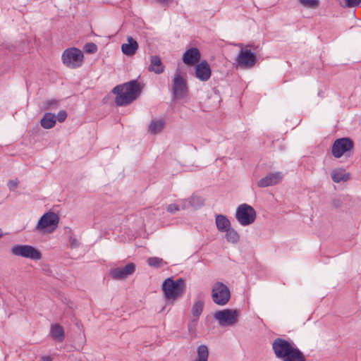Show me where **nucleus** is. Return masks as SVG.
<instances>
[{"label": "nucleus", "instance_id": "f704fd0d", "mask_svg": "<svg viewBox=\"0 0 361 361\" xmlns=\"http://www.w3.org/2000/svg\"><path fill=\"white\" fill-rule=\"evenodd\" d=\"M67 117V113L66 111L64 110H61L60 111L58 114H57V116H56V118L57 120L59 121V122H63L66 118Z\"/></svg>", "mask_w": 361, "mask_h": 361}, {"label": "nucleus", "instance_id": "393cba45", "mask_svg": "<svg viewBox=\"0 0 361 361\" xmlns=\"http://www.w3.org/2000/svg\"><path fill=\"white\" fill-rule=\"evenodd\" d=\"M204 308V301L202 300H198L195 301L192 307V314L194 317H195L192 322H195L199 317L201 315Z\"/></svg>", "mask_w": 361, "mask_h": 361}, {"label": "nucleus", "instance_id": "6e6552de", "mask_svg": "<svg viewBox=\"0 0 361 361\" xmlns=\"http://www.w3.org/2000/svg\"><path fill=\"white\" fill-rule=\"evenodd\" d=\"M11 253L15 256L28 258L32 260H39L42 253L37 248L29 245H15L11 248Z\"/></svg>", "mask_w": 361, "mask_h": 361}, {"label": "nucleus", "instance_id": "c85d7f7f", "mask_svg": "<svg viewBox=\"0 0 361 361\" xmlns=\"http://www.w3.org/2000/svg\"><path fill=\"white\" fill-rule=\"evenodd\" d=\"M147 263L150 267H159L162 265L163 259L157 257H149Z\"/></svg>", "mask_w": 361, "mask_h": 361}, {"label": "nucleus", "instance_id": "423d86ee", "mask_svg": "<svg viewBox=\"0 0 361 361\" xmlns=\"http://www.w3.org/2000/svg\"><path fill=\"white\" fill-rule=\"evenodd\" d=\"M235 218L240 225L248 226L255 221L256 212L250 205L242 204L236 209Z\"/></svg>", "mask_w": 361, "mask_h": 361}, {"label": "nucleus", "instance_id": "58836bf2", "mask_svg": "<svg viewBox=\"0 0 361 361\" xmlns=\"http://www.w3.org/2000/svg\"><path fill=\"white\" fill-rule=\"evenodd\" d=\"M51 106H54L56 107L57 106V101L51 100L47 102V108H50Z\"/></svg>", "mask_w": 361, "mask_h": 361}, {"label": "nucleus", "instance_id": "bb28decb", "mask_svg": "<svg viewBox=\"0 0 361 361\" xmlns=\"http://www.w3.org/2000/svg\"><path fill=\"white\" fill-rule=\"evenodd\" d=\"M197 356L195 361H208L209 349L206 345H200L197 349Z\"/></svg>", "mask_w": 361, "mask_h": 361}, {"label": "nucleus", "instance_id": "c756f323", "mask_svg": "<svg viewBox=\"0 0 361 361\" xmlns=\"http://www.w3.org/2000/svg\"><path fill=\"white\" fill-rule=\"evenodd\" d=\"M299 2L307 8H317L319 4V0H298Z\"/></svg>", "mask_w": 361, "mask_h": 361}, {"label": "nucleus", "instance_id": "4468645a", "mask_svg": "<svg viewBox=\"0 0 361 361\" xmlns=\"http://www.w3.org/2000/svg\"><path fill=\"white\" fill-rule=\"evenodd\" d=\"M212 75V71L208 62L205 60L202 61L195 66V77L200 81H207Z\"/></svg>", "mask_w": 361, "mask_h": 361}, {"label": "nucleus", "instance_id": "a878e982", "mask_svg": "<svg viewBox=\"0 0 361 361\" xmlns=\"http://www.w3.org/2000/svg\"><path fill=\"white\" fill-rule=\"evenodd\" d=\"M51 336L57 341H62L64 338V331L63 327L59 324H54L51 328Z\"/></svg>", "mask_w": 361, "mask_h": 361}, {"label": "nucleus", "instance_id": "f03ea898", "mask_svg": "<svg viewBox=\"0 0 361 361\" xmlns=\"http://www.w3.org/2000/svg\"><path fill=\"white\" fill-rule=\"evenodd\" d=\"M185 288V281L181 278L176 280H173L171 277L167 278L162 283V290L167 301L173 302L181 297Z\"/></svg>", "mask_w": 361, "mask_h": 361}, {"label": "nucleus", "instance_id": "e433bc0d", "mask_svg": "<svg viewBox=\"0 0 361 361\" xmlns=\"http://www.w3.org/2000/svg\"><path fill=\"white\" fill-rule=\"evenodd\" d=\"M156 1L163 6H168L171 4L173 0H156Z\"/></svg>", "mask_w": 361, "mask_h": 361}, {"label": "nucleus", "instance_id": "2eb2a0df", "mask_svg": "<svg viewBox=\"0 0 361 361\" xmlns=\"http://www.w3.org/2000/svg\"><path fill=\"white\" fill-rule=\"evenodd\" d=\"M283 178V173L281 172H275L267 174L265 177L261 178L257 185L259 188H266L268 186L274 185L279 183Z\"/></svg>", "mask_w": 361, "mask_h": 361}, {"label": "nucleus", "instance_id": "5701e85b", "mask_svg": "<svg viewBox=\"0 0 361 361\" xmlns=\"http://www.w3.org/2000/svg\"><path fill=\"white\" fill-rule=\"evenodd\" d=\"M281 361H306V358L298 348L295 347L285 358Z\"/></svg>", "mask_w": 361, "mask_h": 361}, {"label": "nucleus", "instance_id": "b1692460", "mask_svg": "<svg viewBox=\"0 0 361 361\" xmlns=\"http://www.w3.org/2000/svg\"><path fill=\"white\" fill-rule=\"evenodd\" d=\"M165 126V122L162 119H154L151 121L148 130L152 134H157L161 132Z\"/></svg>", "mask_w": 361, "mask_h": 361}, {"label": "nucleus", "instance_id": "2f4dec72", "mask_svg": "<svg viewBox=\"0 0 361 361\" xmlns=\"http://www.w3.org/2000/svg\"><path fill=\"white\" fill-rule=\"evenodd\" d=\"M345 7L347 8L356 7L361 3V0H345Z\"/></svg>", "mask_w": 361, "mask_h": 361}, {"label": "nucleus", "instance_id": "7ed1b4c3", "mask_svg": "<svg viewBox=\"0 0 361 361\" xmlns=\"http://www.w3.org/2000/svg\"><path fill=\"white\" fill-rule=\"evenodd\" d=\"M238 46L240 48V50L235 60L237 66L244 68L254 67L257 59L255 54L251 51L252 46H244L243 44H239Z\"/></svg>", "mask_w": 361, "mask_h": 361}, {"label": "nucleus", "instance_id": "412c9836", "mask_svg": "<svg viewBox=\"0 0 361 361\" xmlns=\"http://www.w3.org/2000/svg\"><path fill=\"white\" fill-rule=\"evenodd\" d=\"M40 124L44 129H50L56 124V116L51 113H46L40 121Z\"/></svg>", "mask_w": 361, "mask_h": 361}, {"label": "nucleus", "instance_id": "20e7f679", "mask_svg": "<svg viewBox=\"0 0 361 361\" xmlns=\"http://www.w3.org/2000/svg\"><path fill=\"white\" fill-rule=\"evenodd\" d=\"M240 311L233 309H225L214 313V317L220 326H233L239 319Z\"/></svg>", "mask_w": 361, "mask_h": 361}, {"label": "nucleus", "instance_id": "ea45409f", "mask_svg": "<svg viewBox=\"0 0 361 361\" xmlns=\"http://www.w3.org/2000/svg\"><path fill=\"white\" fill-rule=\"evenodd\" d=\"M53 359L50 356H42L40 361H52Z\"/></svg>", "mask_w": 361, "mask_h": 361}, {"label": "nucleus", "instance_id": "1a4fd4ad", "mask_svg": "<svg viewBox=\"0 0 361 361\" xmlns=\"http://www.w3.org/2000/svg\"><path fill=\"white\" fill-rule=\"evenodd\" d=\"M188 87L186 80L176 73L172 80V93L175 99L179 100L187 97Z\"/></svg>", "mask_w": 361, "mask_h": 361}, {"label": "nucleus", "instance_id": "39448f33", "mask_svg": "<svg viewBox=\"0 0 361 361\" xmlns=\"http://www.w3.org/2000/svg\"><path fill=\"white\" fill-rule=\"evenodd\" d=\"M63 64L70 68H76L81 66L83 61V54L77 48L66 49L62 54Z\"/></svg>", "mask_w": 361, "mask_h": 361}, {"label": "nucleus", "instance_id": "cd10ccee", "mask_svg": "<svg viewBox=\"0 0 361 361\" xmlns=\"http://www.w3.org/2000/svg\"><path fill=\"white\" fill-rule=\"evenodd\" d=\"M226 232V239L228 242L231 243H236L239 241L240 235L238 232L233 228H229Z\"/></svg>", "mask_w": 361, "mask_h": 361}, {"label": "nucleus", "instance_id": "6ab92c4d", "mask_svg": "<svg viewBox=\"0 0 361 361\" xmlns=\"http://www.w3.org/2000/svg\"><path fill=\"white\" fill-rule=\"evenodd\" d=\"M331 176L334 183H338L348 181L350 179V175L349 173H345L343 169L336 168L332 171Z\"/></svg>", "mask_w": 361, "mask_h": 361}, {"label": "nucleus", "instance_id": "aec40b11", "mask_svg": "<svg viewBox=\"0 0 361 361\" xmlns=\"http://www.w3.org/2000/svg\"><path fill=\"white\" fill-rule=\"evenodd\" d=\"M149 71L156 74L162 73L164 71V66L162 64L161 59L158 56H152L150 57V66Z\"/></svg>", "mask_w": 361, "mask_h": 361}, {"label": "nucleus", "instance_id": "0eeeda50", "mask_svg": "<svg viewBox=\"0 0 361 361\" xmlns=\"http://www.w3.org/2000/svg\"><path fill=\"white\" fill-rule=\"evenodd\" d=\"M212 300L218 305H226L231 298L229 288L221 282H216L212 288Z\"/></svg>", "mask_w": 361, "mask_h": 361}, {"label": "nucleus", "instance_id": "72a5a7b5", "mask_svg": "<svg viewBox=\"0 0 361 361\" xmlns=\"http://www.w3.org/2000/svg\"><path fill=\"white\" fill-rule=\"evenodd\" d=\"M69 243L72 248H76L80 246L79 240L77 238L72 236L69 238Z\"/></svg>", "mask_w": 361, "mask_h": 361}, {"label": "nucleus", "instance_id": "a211bd4d", "mask_svg": "<svg viewBox=\"0 0 361 361\" xmlns=\"http://www.w3.org/2000/svg\"><path fill=\"white\" fill-rule=\"evenodd\" d=\"M204 204V200L200 197L192 195L189 199L182 200V208L183 209L192 208L197 209Z\"/></svg>", "mask_w": 361, "mask_h": 361}, {"label": "nucleus", "instance_id": "dca6fc26", "mask_svg": "<svg viewBox=\"0 0 361 361\" xmlns=\"http://www.w3.org/2000/svg\"><path fill=\"white\" fill-rule=\"evenodd\" d=\"M201 58L200 50L196 47L188 49L183 55V61L185 64L192 66L196 64Z\"/></svg>", "mask_w": 361, "mask_h": 361}, {"label": "nucleus", "instance_id": "7c9ffc66", "mask_svg": "<svg viewBox=\"0 0 361 361\" xmlns=\"http://www.w3.org/2000/svg\"><path fill=\"white\" fill-rule=\"evenodd\" d=\"M84 50L86 53L94 54L97 51V47L94 43L89 42L85 45Z\"/></svg>", "mask_w": 361, "mask_h": 361}, {"label": "nucleus", "instance_id": "4be33fe9", "mask_svg": "<svg viewBox=\"0 0 361 361\" xmlns=\"http://www.w3.org/2000/svg\"><path fill=\"white\" fill-rule=\"evenodd\" d=\"M216 225L220 232H224L231 227V222L226 216L218 214L216 216Z\"/></svg>", "mask_w": 361, "mask_h": 361}, {"label": "nucleus", "instance_id": "ddd939ff", "mask_svg": "<svg viewBox=\"0 0 361 361\" xmlns=\"http://www.w3.org/2000/svg\"><path fill=\"white\" fill-rule=\"evenodd\" d=\"M135 270L134 263H128L123 268H115L111 271V276L116 280H123L132 275Z\"/></svg>", "mask_w": 361, "mask_h": 361}, {"label": "nucleus", "instance_id": "a19ab883", "mask_svg": "<svg viewBox=\"0 0 361 361\" xmlns=\"http://www.w3.org/2000/svg\"><path fill=\"white\" fill-rule=\"evenodd\" d=\"M4 235L2 230L0 228V238Z\"/></svg>", "mask_w": 361, "mask_h": 361}, {"label": "nucleus", "instance_id": "f3484780", "mask_svg": "<svg viewBox=\"0 0 361 361\" xmlns=\"http://www.w3.org/2000/svg\"><path fill=\"white\" fill-rule=\"evenodd\" d=\"M127 42L121 45V51L125 55L132 56L136 53L139 45L137 41L130 36L127 37Z\"/></svg>", "mask_w": 361, "mask_h": 361}, {"label": "nucleus", "instance_id": "9b49d317", "mask_svg": "<svg viewBox=\"0 0 361 361\" xmlns=\"http://www.w3.org/2000/svg\"><path fill=\"white\" fill-rule=\"evenodd\" d=\"M353 147L354 143L350 138H339L334 141L331 148V153L335 158H340L353 149Z\"/></svg>", "mask_w": 361, "mask_h": 361}, {"label": "nucleus", "instance_id": "c9c22d12", "mask_svg": "<svg viewBox=\"0 0 361 361\" xmlns=\"http://www.w3.org/2000/svg\"><path fill=\"white\" fill-rule=\"evenodd\" d=\"M179 210V207L175 204H171L167 207V211L170 213H175Z\"/></svg>", "mask_w": 361, "mask_h": 361}, {"label": "nucleus", "instance_id": "4c0bfd02", "mask_svg": "<svg viewBox=\"0 0 361 361\" xmlns=\"http://www.w3.org/2000/svg\"><path fill=\"white\" fill-rule=\"evenodd\" d=\"M18 184V182L17 180H11L8 182V186L10 188H13L17 187Z\"/></svg>", "mask_w": 361, "mask_h": 361}, {"label": "nucleus", "instance_id": "473e14b6", "mask_svg": "<svg viewBox=\"0 0 361 361\" xmlns=\"http://www.w3.org/2000/svg\"><path fill=\"white\" fill-rule=\"evenodd\" d=\"M343 204V201L340 198H334L331 200V205L333 207L338 209L341 207Z\"/></svg>", "mask_w": 361, "mask_h": 361}, {"label": "nucleus", "instance_id": "f8f14e48", "mask_svg": "<svg viewBox=\"0 0 361 361\" xmlns=\"http://www.w3.org/2000/svg\"><path fill=\"white\" fill-rule=\"evenodd\" d=\"M59 221V216L51 212L45 213L39 220L36 228L42 231L46 228H51L54 230Z\"/></svg>", "mask_w": 361, "mask_h": 361}, {"label": "nucleus", "instance_id": "9d476101", "mask_svg": "<svg viewBox=\"0 0 361 361\" xmlns=\"http://www.w3.org/2000/svg\"><path fill=\"white\" fill-rule=\"evenodd\" d=\"M294 348L293 343L282 338H276L272 343V349L275 356L281 360L291 353Z\"/></svg>", "mask_w": 361, "mask_h": 361}, {"label": "nucleus", "instance_id": "f257e3e1", "mask_svg": "<svg viewBox=\"0 0 361 361\" xmlns=\"http://www.w3.org/2000/svg\"><path fill=\"white\" fill-rule=\"evenodd\" d=\"M112 92L116 94V104L118 106H125L137 99L141 92V87L136 80H133L116 86Z\"/></svg>", "mask_w": 361, "mask_h": 361}]
</instances>
